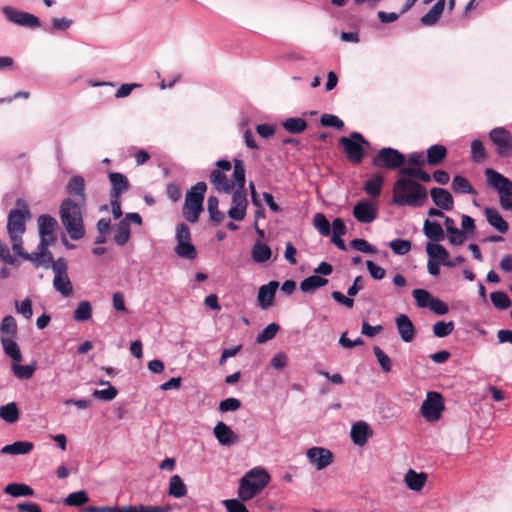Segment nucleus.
I'll list each match as a JSON object with an SVG mask.
<instances>
[{
    "label": "nucleus",
    "instance_id": "nucleus-1",
    "mask_svg": "<svg viewBox=\"0 0 512 512\" xmlns=\"http://www.w3.org/2000/svg\"><path fill=\"white\" fill-rule=\"evenodd\" d=\"M216 168L210 173L211 184L219 193L231 194V207L227 214L234 221H242L246 216L248 206L247 192L245 189V164L241 159H233V179H229L226 172L232 168L230 161L220 159L216 161Z\"/></svg>",
    "mask_w": 512,
    "mask_h": 512
},
{
    "label": "nucleus",
    "instance_id": "nucleus-2",
    "mask_svg": "<svg viewBox=\"0 0 512 512\" xmlns=\"http://www.w3.org/2000/svg\"><path fill=\"white\" fill-rule=\"evenodd\" d=\"M427 199V190L420 183L406 177L398 178L392 189V204L421 207Z\"/></svg>",
    "mask_w": 512,
    "mask_h": 512
},
{
    "label": "nucleus",
    "instance_id": "nucleus-3",
    "mask_svg": "<svg viewBox=\"0 0 512 512\" xmlns=\"http://www.w3.org/2000/svg\"><path fill=\"white\" fill-rule=\"evenodd\" d=\"M30 212L21 199L16 202V208L11 209L7 219V233L12 244L14 253L25 259V253L22 248V237L26 230V220L29 219Z\"/></svg>",
    "mask_w": 512,
    "mask_h": 512
},
{
    "label": "nucleus",
    "instance_id": "nucleus-4",
    "mask_svg": "<svg viewBox=\"0 0 512 512\" xmlns=\"http://www.w3.org/2000/svg\"><path fill=\"white\" fill-rule=\"evenodd\" d=\"M40 242L36 251L25 255V260H29L34 264L42 263L43 260L51 261L52 254L48 251V246L55 240V228L57 221L50 215L44 214L38 218Z\"/></svg>",
    "mask_w": 512,
    "mask_h": 512
},
{
    "label": "nucleus",
    "instance_id": "nucleus-5",
    "mask_svg": "<svg viewBox=\"0 0 512 512\" xmlns=\"http://www.w3.org/2000/svg\"><path fill=\"white\" fill-rule=\"evenodd\" d=\"M81 205L71 198H66L59 209L61 222L73 240H79L85 235Z\"/></svg>",
    "mask_w": 512,
    "mask_h": 512
},
{
    "label": "nucleus",
    "instance_id": "nucleus-6",
    "mask_svg": "<svg viewBox=\"0 0 512 512\" xmlns=\"http://www.w3.org/2000/svg\"><path fill=\"white\" fill-rule=\"evenodd\" d=\"M268 472L260 467L249 470L240 480L238 497L242 501H249L258 495L269 483Z\"/></svg>",
    "mask_w": 512,
    "mask_h": 512
},
{
    "label": "nucleus",
    "instance_id": "nucleus-7",
    "mask_svg": "<svg viewBox=\"0 0 512 512\" xmlns=\"http://www.w3.org/2000/svg\"><path fill=\"white\" fill-rule=\"evenodd\" d=\"M484 174L487 185L498 193L501 207L512 210V181L491 168H487Z\"/></svg>",
    "mask_w": 512,
    "mask_h": 512
},
{
    "label": "nucleus",
    "instance_id": "nucleus-8",
    "mask_svg": "<svg viewBox=\"0 0 512 512\" xmlns=\"http://www.w3.org/2000/svg\"><path fill=\"white\" fill-rule=\"evenodd\" d=\"M207 190L205 182H197L186 194L183 216L188 222L196 223L202 212L204 195Z\"/></svg>",
    "mask_w": 512,
    "mask_h": 512
},
{
    "label": "nucleus",
    "instance_id": "nucleus-9",
    "mask_svg": "<svg viewBox=\"0 0 512 512\" xmlns=\"http://www.w3.org/2000/svg\"><path fill=\"white\" fill-rule=\"evenodd\" d=\"M175 238L177 241L174 248L175 253L182 259L194 260L197 257V251L191 242L190 230L186 224L177 225Z\"/></svg>",
    "mask_w": 512,
    "mask_h": 512
},
{
    "label": "nucleus",
    "instance_id": "nucleus-10",
    "mask_svg": "<svg viewBox=\"0 0 512 512\" xmlns=\"http://www.w3.org/2000/svg\"><path fill=\"white\" fill-rule=\"evenodd\" d=\"M1 11L5 19L11 24L30 29L41 27L40 19L34 14L18 10L12 6H4Z\"/></svg>",
    "mask_w": 512,
    "mask_h": 512
},
{
    "label": "nucleus",
    "instance_id": "nucleus-11",
    "mask_svg": "<svg viewBox=\"0 0 512 512\" xmlns=\"http://www.w3.org/2000/svg\"><path fill=\"white\" fill-rule=\"evenodd\" d=\"M444 410V400L440 393L429 391L421 404L422 416L429 422L438 421Z\"/></svg>",
    "mask_w": 512,
    "mask_h": 512
},
{
    "label": "nucleus",
    "instance_id": "nucleus-12",
    "mask_svg": "<svg viewBox=\"0 0 512 512\" xmlns=\"http://www.w3.org/2000/svg\"><path fill=\"white\" fill-rule=\"evenodd\" d=\"M339 142L344 147L349 161L355 164L362 161L364 154L362 144L368 145V142L360 133L352 132L350 137H342Z\"/></svg>",
    "mask_w": 512,
    "mask_h": 512
},
{
    "label": "nucleus",
    "instance_id": "nucleus-13",
    "mask_svg": "<svg viewBox=\"0 0 512 512\" xmlns=\"http://www.w3.org/2000/svg\"><path fill=\"white\" fill-rule=\"evenodd\" d=\"M405 162V156L396 149L384 147L373 158L372 164L378 168L399 169Z\"/></svg>",
    "mask_w": 512,
    "mask_h": 512
},
{
    "label": "nucleus",
    "instance_id": "nucleus-14",
    "mask_svg": "<svg viewBox=\"0 0 512 512\" xmlns=\"http://www.w3.org/2000/svg\"><path fill=\"white\" fill-rule=\"evenodd\" d=\"M306 458L311 466L316 470H324L333 462L332 452L324 447H311L306 450Z\"/></svg>",
    "mask_w": 512,
    "mask_h": 512
},
{
    "label": "nucleus",
    "instance_id": "nucleus-15",
    "mask_svg": "<svg viewBox=\"0 0 512 512\" xmlns=\"http://www.w3.org/2000/svg\"><path fill=\"white\" fill-rule=\"evenodd\" d=\"M489 138L497 146L501 156L512 155V134L506 128H493L489 133Z\"/></svg>",
    "mask_w": 512,
    "mask_h": 512
},
{
    "label": "nucleus",
    "instance_id": "nucleus-16",
    "mask_svg": "<svg viewBox=\"0 0 512 512\" xmlns=\"http://www.w3.org/2000/svg\"><path fill=\"white\" fill-rule=\"evenodd\" d=\"M353 215L360 223H371L377 217V205L371 200L359 201L353 208Z\"/></svg>",
    "mask_w": 512,
    "mask_h": 512
},
{
    "label": "nucleus",
    "instance_id": "nucleus-17",
    "mask_svg": "<svg viewBox=\"0 0 512 512\" xmlns=\"http://www.w3.org/2000/svg\"><path fill=\"white\" fill-rule=\"evenodd\" d=\"M213 434L222 446H231L239 442V436L222 421L214 426Z\"/></svg>",
    "mask_w": 512,
    "mask_h": 512
},
{
    "label": "nucleus",
    "instance_id": "nucleus-18",
    "mask_svg": "<svg viewBox=\"0 0 512 512\" xmlns=\"http://www.w3.org/2000/svg\"><path fill=\"white\" fill-rule=\"evenodd\" d=\"M372 435L373 431L365 421L354 423L350 430L351 440L358 447H363Z\"/></svg>",
    "mask_w": 512,
    "mask_h": 512
},
{
    "label": "nucleus",
    "instance_id": "nucleus-19",
    "mask_svg": "<svg viewBox=\"0 0 512 512\" xmlns=\"http://www.w3.org/2000/svg\"><path fill=\"white\" fill-rule=\"evenodd\" d=\"M278 286L279 283L276 281H270L268 284L260 286L257 301L261 309L266 310L273 305Z\"/></svg>",
    "mask_w": 512,
    "mask_h": 512
},
{
    "label": "nucleus",
    "instance_id": "nucleus-20",
    "mask_svg": "<svg viewBox=\"0 0 512 512\" xmlns=\"http://www.w3.org/2000/svg\"><path fill=\"white\" fill-rule=\"evenodd\" d=\"M426 253L430 259L441 262L443 265L447 267L455 266V263L451 259H449L448 251L444 248V246H442L438 242L427 243Z\"/></svg>",
    "mask_w": 512,
    "mask_h": 512
},
{
    "label": "nucleus",
    "instance_id": "nucleus-21",
    "mask_svg": "<svg viewBox=\"0 0 512 512\" xmlns=\"http://www.w3.org/2000/svg\"><path fill=\"white\" fill-rule=\"evenodd\" d=\"M430 195L434 204L442 209L449 211L454 206V200L451 193L444 188H432Z\"/></svg>",
    "mask_w": 512,
    "mask_h": 512
},
{
    "label": "nucleus",
    "instance_id": "nucleus-22",
    "mask_svg": "<svg viewBox=\"0 0 512 512\" xmlns=\"http://www.w3.org/2000/svg\"><path fill=\"white\" fill-rule=\"evenodd\" d=\"M66 192L75 197L78 200L77 203L85 204L86 194L84 178L80 175L73 176L66 185Z\"/></svg>",
    "mask_w": 512,
    "mask_h": 512
},
{
    "label": "nucleus",
    "instance_id": "nucleus-23",
    "mask_svg": "<svg viewBox=\"0 0 512 512\" xmlns=\"http://www.w3.org/2000/svg\"><path fill=\"white\" fill-rule=\"evenodd\" d=\"M108 179L111 183L110 197H121V194L129 190L127 177L119 172L108 173Z\"/></svg>",
    "mask_w": 512,
    "mask_h": 512
},
{
    "label": "nucleus",
    "instance_id": "nucleus-24",
    "mask_svg": "<svg viewBox=\"0 0 512 512\" xmlns=\"http://www.w3.org/2000/svg\"><path fill=\"white\" fill-rule=\"evenodd\" d=\"M395 322L401 340L406 343L411 342L415 337V329L409 317L401 314L396 318Z\"/></svg>",
    "mask_w": 512,
    "mask_h": 512
},
{
    "label": "nucleus",
    "instance_id": "nucleus-25",
    "mask_svg": "<svg viewBox=\"0 0 512 512\" xmlns=\"http://www.w3.org/2000/svg\"><path fill=\"white\" fill-rule=\"evenodd\" d=\"M404 483L414 492H419L423 489L427 481V475L424 472H416L413 469H409L404 475Z\"/></svg>",
    "mask_w": 512,
    "mask_h": 512
},
{
    "label": "nucleus",
    "instance_id": "nucleus-26",
    "mask_svg": "<svg viewBox=\"0 0 512 512\" xmlns=\"http://www.w3.org/2000/svg\"><path fill=\"white\" fill-rule=\"evenodd\" d=\"M272 257L271 248L264 242L257 240L251 249V258L257 264H264Z\"/></svg>",
    "mask_w": 512,
    "mask_h": 512
},
{
    "label": "nucleus",
    "instance_id": "nucleus-27",
    "mask_svg": "<svg viewBox=\"0 0 512 512\" xmlns=\"http://www.w3.org/2000/svg\"><path fill=\"white\" fill-rule=\"evenodd\" d=\"M445 7V0H438L432 8L424 14L420 21L425 26H432L437 23Z\"/></svg>",
    "mask_w": 512,
    "mask_h": 512
},
{
    "label": "nucleus",
    "instance_id": "nucleus-28",
    "mask_svg": "<svg viewBox=\"0 0 512 512\" xmlns=\"http://www.w3.org/2000/svg\"><path fill=\"white\" fill-rule=\"evenodd\" d=\"M33 443L30 441H16L1 448V453L10 455H25L33 450Z\"/></svg>",
    "mask_w": 512,
    "mask_h": 512
},
{
    "label": "nucleus",
    "instance_id": "nucleus-29",
    "mask_svg": "<svg viewBox=\"0 0 512 512\" xmlns=\"http://www.w3.org/2000/svg\"><path fill=\"white\" fill-rule=\"evenodd\" d=\"M423 231L427 238L432 242H439L444 239V232L440 223L426 219L423 225Z\"/></svg>",
    "mask_w": 512,
    "mask_h": 512
},
{
    "label": "nucleus",
    "instance_id": "nucleus-30",
    "mask_svg": "<svg viewBox=\"0 0 512 512\" xmlns=\"http://www.w3.org/2000/svg\"><path fill=\"white\" fill-rule=\"evenodd\" d=\"M485 216L488 223L497 231H499L500 233L507 232L508 224L495 208H486Z\"/></svg>",
    "mask_w": 512,
    "mask_h": 512
},
{
    "label": "nucleus",
    "instance_id": "nucleus-31",
    "mask_svg": "<svg viewBox=\"0 0 512 512\" xmlns=\"http://www.w3.org/2000/svg\"><path fill=\"white\" fill-rule=\"evenodd\" d=\"M327 283L328 279L314 274L301 281L300 289L304 293H311L317 290L318 288L327 285Z\"/></svg>",
    "mask_w": 512,
    "mask_h": 512
},
{
    "label": "nucleus",
    "instance_id": "nucleus-32",
    "mask_svg": "<svg viewBox=\"0 0 512 512\" xmlns=\"http://www.w3.org/2000/svg\"><path fill=\"white\" fill-rule=\"evenodd\" d=\"M53 287L54 289L60 293L63 297H68L71 295L73 286L68 277V274L64 275H54L53 278Z\"/></svg>",
    "mask_w": 512,
    "mask_h": 512
},
{
    "label": "nucleus",
    "instance_id": "nucleus-33",
    "mask_svg": "<svg viewBox=\"0 0 512 512\" xmlns=\"http://www.w3.org/2000/svg\"><path fill=\"white\" fill-rule=\"evenodd\" d=\"M1 344L4 353L10 357L13 362H21L22 355L19 346L15 341V338H1Z\"/></svg>",
    "mask_w": 512,
    "mask_h": 512
},
{
    "label": "nucleus",
    "instance_id": "nucleus-34",
    "mask_svg": "<svg viewBox=\"0 0 512 512\" xmlns=\"http://www.w3.org/2000/svg\"><path fill=\"white\" fill-rule=\"evenodd\" d=\"M1 338H16L17 323L13 316L7 315L3 317L0 323Z\"/></svg>",
    "mask_w": 512,
    "mask_h": 512
},
{
    "label": "nucleus",
    "instance_id": "nucleus-35",
    "mask_svg": "<svg viewBox=\"0 0 512 512\" xmlns=\"http://www.w3.org/2000/svg\"><path fill=\"white\" fill-rule=\"evenodd\" d=\"M11 370L18 379L28 380L33 376L36 370V362H32L29 365H21L20 362H13Z\"/></svg>",
    "mask_w": 512,
    "mask_h": 512
},
{
    "label": "nucleus",
    "instance_id": "nucleus-36",
    "mask_svg": "<svg viewBox=\"0 0 512 512\" xmlns=\"http://www.w3.org/2000/svg\"><path fill=\"white\" fill-rule=\"evenodd\" d=\"M447 154V150L443 145L435 144L427 149V163L435 166L440 164Z\"/></svg>",
    "mask_w": 512,
    "mask_h": 512
},
{
    "label": "nucleus",
    "instance_id": "nucleus-37",
    "mask_svg": "<svg viewBox=\"0 0 512 512\" xmlns=\"http://www.w3.org/2000/svg\"><path fill=\"white\" fill-rule=\"evenodd\" d=\"M282 126L290 134H299L305 131L307 122L300 117H291L284 120Z\"/></svg>",
    "mask_w": 512,
    "mask_h": 512
},
{
    "label": "nucleus",
    "instance_id": "nucleus-38",
    "mask_svg": "<svg viewBox=\"0 0 512 512\" xmlns=\"http://www.w3.org/2000/svg\"><path fill=\"white\" fill-rule=\"evenodd\" d=\"M168 493L174 498H181L187 494V487L179 475L170 478Z\"/></svg>",
    "mask_w": 512,
    "mask_h": 512
},
{
    "label": "nucleus",
    "instance_id": "nucleus-39",
    "mask_svg": "<svg viewBox=\"0 0 512 512\" xmlns=\"http://www.w3.org/2000/svg\"><path fill=\"white\" fill-rule=\"evenodd\" d=\"M416 2H417V0H406V2L403 5V7L401 8V11L399 14L395 13V12L388 13V12H384V11H379L378 18L382 23L394 22V21L398 20V18L400 17L401 14H404L407 11H409L414 6V4Z\"/></svg>",
    "mask_w": 512,
    "mask_h": 512
},
{
    "label": "nucleus",
    "instance_id": "nucleus-40",
    "mask_svg": "<svg viewBox=\"0 0 512 512\" xmlns=\"http://www.w3.org/2000/svg\"><path fill=\"white\" fill-rule=\"evenodd\" d=\"M0 418L12 424L19 419V410L15 402L0 406Z\"/></svg>",
    "mask_w": 512,
    "mask_h": 512
},
{
    "label": "nucleus",
    "instance_id": "nucleus-41",
    "mask_svg": "<svg viewBox=\"0 0 512 512\" xmlns=\"http://www.w3.org/2000/svg\"><path fill=\"white\" fill-rule=\"evenodd\" d=\"M451 187L454 192L460 193V194H471L475 195L476 191L472 187V185L469 183V181L460 175H456L451 183Z\"/></svg>",
    "mask_w": 512,
    "mask_h": 512
},
{
    "label": "nucleus",
    "instance_id": "nucleus-42",
    "mask_svg": "<svg viewBox=\"0 0 512 512\" xmlns=\"http://www.w3.org/2000/svg\"><path fill=\"white\" fill-rule=\"evenodd\" d=\"M92 316V305L89 301H80L74 311L73 319L77 322H85Z\"/></svg>",
    "mask_w": 512,
    "mask_h": 512
},
{
    "label": "nucleus",
    "instance_id": "nucleus-43",
    "mask_svg": "<svg viewBox=\"0 0 512 512\" xmlns=\"http://www.w3.org/2000/svg\"><path fill=\"white\" fill-rule=\"evenodd\" d=\"M5 493L12 497H25L34 494L33 489L26 484L11 483L5 487Z\"/></svg>",
    "mask_w": 512,
    "mask_h": 512
},
{
    "label": "nucleus",
    "instance_id": "nucleus-44",
    "mask_svg": "<svg viewBox=\"0 0 512 512\" xmlns=\"http://www.w3.org/2000/svg\"><path fill=\"white\" fill-rule=\"evenodd\" d=\"M130 238V227L127 221L123 219L117 224L116 231L114 234V241L117 245L123 246L129 241Z\"/></svg>",
    "mask_w": 512,
    "mask_h": 512
},
{
    "label": "nucleus",
    "instance_id": "nucleus-45",
    "mask_svg": "<svg viewBox=\"0 0 512 512\" xmlns=\"http://www.w3.org/2000/svg\"><path fill=\"white\" fill-rule=\"evenodd\" d=\"M218 205V198L216 196H209L207 200V210L210 216V220L217 224L222 222L224 219V214L219 211Z\"/></svg>",
    "mask_w": 512,
    "mask_h": 512
},
{
    "label": "nucleus",
    "instance_id": "nucleus-46",
    "mask_svg": "<svg viewBox=\"0 0 512 512\" xmlns=\"http://www.w3.org/2000/svg\"><path fill=\"white\" fill-rule=\"evenodd\" d=\"M383 182L384 180L382 176L374 175L366 181L364 189L370 196H378L381 193Z\"/></svg>",
    "mask_w": 512,
    "mask_h": 512
},
{
    "label": "nucleus",
    "instance_id": "nucleus-47",
    "mask_svg": "<svg viewBox=\"0 0 512 512\" xmlns=\"http://www.w3.org/2000/svg\"><path fill=\"white\" fill-rule=\"evenodd\" d=\"M74 21L67 17H53L50 24V32H67Z\"/></svg>",
    "mask_w": 512,
    "mask_h": 512
},
{
    "label": "nucleus",
    "instance_id": "nucleus-48",
    "mask_svg": "<svg viewBox=\"0 0 512 512\" xmlns=\"http://www.w3.org/2000/svg\"><path fill=\"white\" fill-rule=\"evenodd\" d=\"M313 226L322 236H329L331 234V225L322 213H317L314 216Z\"/></svg>",
    "mask_w": 512,
    "mask_h": 512
},
{
    "label": "nucleus",
    "instance_id": "nucleus-49",
    "mask_svg": "<svg viewBox=\"0 0 512 512\" xmlns=\"http://www.w3.org/2000/svg\"><path fill=\"white\" fill-rule=\"evenodd\" d=\"M89 501L88 494L84 490L70 493L65 499L64 504L67 506H81Z\"/></svg>",
    "mask_w": 512,
    "mask_h": 512
},
{
    "label": "nucleus",
    "instance_id": "nucleus-50",
    "mask_svg": "<svg viewBox=\"0 0 512 512\" xmlns=\"http://www.w3.org/2000/svg\"><path fill=\"white\" fill-rule=\"evenodd\" d=\"M35 265L36 266H45V267L51 266L54 275L67 274V263L63 258H58L57 260L52 259L51 261L43 260L42 263L35 264Z\"/></svg>",
    "mask_w": 512,
    "mask_h": 512
},
{
    "label": "nucleus",
    "instance_id": "nucleus-51",
    "mask_svg": "<svg viewBox=\"0 0 512 512\" xmlns=\"http://www.w3.org/2000/svg\"><path fill=\"white\" fill-rule=\"evenodd\" d=\"M279 325L276 323H271L267 325L260 333H258L256 337V342L258 344H263L275 337L279 330Z\"/></svg>",
    "mask_w": 512,
    "mask_h": 512
},
{
    "label": "nucleus",
    "instance_id": "nucleus-52",
    "mask_svg": "<svg viewBox=\"0 0 512 512\" xmlns=\"http://www.w3.org/2000/svg\"><path fill=\"white\" fill-rule=\"evenodd\" d=\"M412 296L415 299L416 304L421 308H428L430 302L434 297L427 290L424 289H414L412 291Z\"/></svg>",
    "mask_w": 512,
    "mask_h": 512
},
{
    "label": "nucleus",
    "instance_id": "nucleus-53",
    "mask_svg": "<svg viewBox=\"0 0 512 512\" xmlns=\"http://www.w3.org/2000/svg\"><path fill=\"white\" fill-rule=\"evenodd\" d=\"M454 330V323L452 321L444 322L438 321L433 325V333L438 338H444L452 333Z\"/></svg>",
    "mask_w": 512,
    "mask_h": 512
},
{
    "label": "nucleus",
    "instance_id": "nucleus-54",
    "mask_svg": "<svg viewBox=\"0 0 512 512\" xmlns=\"http://www.w3.org/2000/svg\"><path fill=\"white\" fill-rule=\"evenodd\" d=\"M373 352L382 371L385 373H389L392 367L390 358L378 346L373 347Z\"/></svg>",
    "mask_w": 512,
    "mask_h": 512
},
{
    "label": "nucleus",
    "instance_id": "nucleus-55",
    "mask_svg": "<svg viewBox=\"0 0 512 512\" xmlns=\"http://www.w3.org/2000/svg\"><path fill=\"white\" fill-rule=\"evenodd\" d=\"M490 299L493 305L499 309H507L511 305L508 295L502 291L492 292Z\"/></svg>",
    "mask_w": 512,
    "mask_h": 512
},
{
    "label": "nucleus",
    "instance_id": "nucleus-56",
    "mask_svg": "<svg viewBox=\"0 0 512 512\" xmlns=\"http://www.w3.org/2000/svg\"><path fill=\"white\" fill-rule=\"evenodd\" d=\"M16 313L22 315L25 319H30L33 315L32 300L25 298L23 301H15Z\"/></svg>",
    "mask_w": 512,
    "mask_h": 512
},
{
    "label": "nucleus",
    "instance_id": "nucleus-57",
    "mask_svg": "<svg viewBox=\"0 0 512 512\" xmlns=\"http://www.w3.org/2000/svg\"><path fill=\"white\" fill-rule=\"evenodd\" d=\"M389 247L397 255H405L411 249V243L404 239H395L389 242Z\"/></svg>",
    "mask_w": 512,
    "mask_h": 512
},
{
    "label": "nucleus",
    "instance_id": "nucleus-58",
    "mask_svg": "<svg viewBox=\"0 0 512 512\" xmlns=\"http://www.w3.org/2000/svg\"><path fill=\"white\" fill-rule=\"evenodd\" d=\"M320 123L324 127H333L341 130L344 127V122L336 115L323 114L320 119Z\"/></svg>",
    "mask_w": 512,
    "mask_h": 512
},
{
    "label": "nucleus",
    "instance_id": "nucleus-59",
    "mask_svg": "<svg viewBox=\"0 0 512 512\" xmlns=\"http://www.w3.org/2000/svg\"><path fill=\"white\" fill-rule=\"evenodd\" d=\"M486 157L485 149L480 140L471 142V159L475 162L484 160Z\"/></svg>",
    "mask_w": 512,
    "mask_h": 512
},
{
    "label": "nucleus",
    "instance_id": "nucleus-60",
    "mask_svg": "<svg viewBox=\"0 0 512 512\" xmlns=\"http://www.w3.org/2000/svg\"><path fill=\"white\" fill-rule=\"evenodd\" d=\"M92 396L96 399L111 401L117 396V390L112 385H109L106 389L94 390Z\"/></svg>",
    "mask_w": 512,
    "mask_h": 512
},
{
    "label": "nucleus",
    "instance_id": "nucleus-61",
    "mask_svg": "<svg viewBox=\"0 0 512 512\" xmlns=\"http://www.w3.org/2000/svg\"><path fill=\"white\" fill-rule=\"evenodd\" d=\"M243 502L244 501H242L240 498L228 499L224 500L223 504L225 505L228 512H249Z\"/></svg>",
    "mask_w": 512,
    "mask_h": 512
},
{
    "label": "nucleus",
    "instance_id": "nucleus-62",
    "mask_svg": "<svg viewBox=\"0 0 512 512\" xmlns=\"http://www.w3.org/2000/svg\"><path fill=\"white\" fill-rule=\"evenodd\" d=\"M428 308L437 315H445L449 311L448 305L437 297H433Z\"/></svg>",
    "mask_w": 512,
    "mask_h": 512
},
{
    "label": "nucleus",
    "instance_id": "nucleus-63",
    "mask_svg": "<svg viewBox=\"0 0 512 512\" xmlns=\"http://www.w3.org/2000/svg\"><path fill=\"white\" fill-rule=\"evenodd\" d=\"M366 267L370 276L375 280H381L385 277V270L373 261H366Z\"/></svg>",
    "mask_w": 512,
    "mask_h": 512
},
{
    "label": "nucleus",
    "instance_id": "nucleus-64",
    "mask_svg": "<svg viewBox=\"0 0 512 512\" xmlns=\"http://www.w3.org/2000/svg\"><path fill=\"white\" fill-rule=\"evenodd\" d=\"M241 406V402L237 398H227L219 403V410L221 412L236 411Z\"/></svg>",
    "mask_w": 512,
    "mask_h": 512
}]
</instances>
